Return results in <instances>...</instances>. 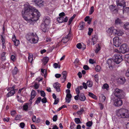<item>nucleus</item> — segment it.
<instances>
[{
  "instance_id": "30",
  "label": "nucleus",
  "mask_w": 129,
  "mask_h": 129,
  "mask_svg": "<svg viewBox=\"0 0 129 129\" xmlns=\"http://www.w3.org/2000/svg\"><path fill=\"white\" fill-rule=\"evenodd\" d=\"M122 22L121 20L119 18L117 19L115 21V24L116 25H118L121 23Z\"/></svg>"
},
{
  "instance_id": "12",
  "label": "nucleus",
  "mask_w": 129,
  "mask_h": 129,
  "mask_svg": "<svg viewBox=\"0 0 129 129\" xmlns=\"http://www.w3.org/2000/svg\"><path fill=\"white\" fill-rule=\"evenodd\" d=\"M35 33H29L26 35V39L28 41H29L30 42L32 38H33L34 37Z\"/></svg>"
},
{
  "instance_id": "17",
  "label": "nucleus",
  "mask_w": 129,
  "mask_h": 129,
  "mask_svg": "<svg viewBox=\"0 0 129 129\" xmlns=\"http://www.w3.org/2000/svg\"><path fill=\"white\" fill-rule=\"evenodd\" d=\"M1 40L2 48L3 49H5L6 48V44H5V37H4L2 35H1Z\"/></svg>"
},
{
  "instance_id": "49",
  "label": "nucleus",
  "mask_w": 129,
  "mask_h": 129,
  "mask_svg": "<svg viewBox=\"0 0 129 129\" xmlns=\"http://www.w3.org/2000/svg\"><path fill=\"white\" fill-rule=\"evenodd\" d=\"M118 30H117L116 29H114L113 28L112 30V33L114 34L117 35L118 32Z\"/></svg>"
},
{
  "instance_id": "50",
  "label": "nucleus",
  "mask_w": 129,
  "mask_h": 129,
  "mask_svg": "<svg viewBox=\"0 0 129 129\" xmlns=\"http://www.w3.org/2000/svg\"><path fill=\"white\" fill-rule=\"evenodd\" d=\"M41 94V96L44 97L45 96V93L44 91H40Z\"/></svg>"
},
{
  "instance_id": "23",
  "label": "nucleus",
  "mask_w": 129,
  "mask_h": 129,
  "mask_svg": "<svg viewBox=\"0 0 129 129\" xmlns=\"http://www.w3.org/2000/svg\"><path fill=\"white\" fill-rule=\"evenodd\" d=\"M86 97L83 94H81L79 97V99L82 101H84L86 99Z\"/></svg>"
},
{
  "instance_id": "47",
  "label": "nucleus",
  "mask_w": 129,
  "mask_h": 129,
  "mask_svg": "<svg viewBox=\"0 0 129 129\" xmlns=\"http://www.w3.org/2000/svg\"><path fill=\"white\" fill-rule=\"evenodd\" d=\"M88 34L89 35H90L91 34L93 30V29L90 28H88Z\"/></svg>"
},
{
  "instance_id": "60",
  "label": "nucleus",
  "mask_w": 129,
  "mask_h": 129,
  "mask_svg": "<svg viewBox=\"0 0 129 129\" xmlns=\"http://www.w3.org/2000/svg\"><path fill=\"white\" fill-rule=\"evenodd\" d=\"M39 87V85L38 84H37L36 83L34 85V87L36 89H38V88Z\"/></svg>"
},
{
  "instance_id": "13",
  "label": "nucleus",
  "mask_w": 129,
  "mask_h": 129,
  "mask_svg": "<svg viewBox=\"0 0 129 129\" xmlns=\"http://www.w3.org/2000/svg\"><path fill=\"white\" fill-rule=\"evenodd\" d=\"M36 4L39 6H43L44 4V2L42 0H32Z\"/></svg>"
},
{
  "instance_id": "7",
  "label": "nucleus",
  "mask_w": 129,
  "mask_h": 129,
  "mask_svg": "<svg viewBox=\"0 0 129 129\" xmlns=\"http://www.w3.org/2000/svg\"><path fill=\"white\" fill-rule=\"evenodd\" d=\"M122 104V101L120 98H117L114 101V104L117 107L121 106Z\"/></svg>"
},
{
  "instance_id": "16",
  "label": "nucleus",
  "mask_w": 129,
  "mask_h": 129,
  "mask_svg": "<svg viewBox=\"0 0 129 129\" xmlns=\"http://www.w3.org/2000/svg\"><path fill=\"white\" fill-rule=\"evenodd\" d=\"M71 35L69 33L68 35L65 37L63 38L62 39V42L64 43H66L69 40Z\"/></svg>"
},
{
  "instance_id": "59",
  "label": "nucleus",
  "mask_w": 129,
  "mask_h": 129,
  "mask_svg": "<svg viewBox=\"0 0 129 129\" xmlns=\"http://www.w3.org/2000/svg\"><path fill=\"white\" fill-rule=\"evenodd\" d=\"M83 68L85 70H87L89 69V67L87 65H85L84 66Z\"/></svg>"
},
{
  "instance_id": "1",
  "label": "nucleus",
  "mask_w": 129,
  "mask_h": 129,
  "mask_svg": "<svg viewBox=\"0 0 129 129\" xmlns=\"http://www.w3.org/2000/svg\"><path fill=\"white\" fill-rule=\"evenodd\" d=\"M24 9L22 11L23 18L28 22H30L38 20L40 14L38 10L27 3L24 5Z\"/></svg>"
},
{
  "instance_id": "52",
  "label": "nucleus",
  "mask_w": 129,
  "mask_h": 129,
  "mask_svg": "<svg viewBox=\"0 0 129 129\" xmlns=\"http://www.w3.org/2000/svg\"><path fill=\"white\" fill-rule=\"evenodd\" d=\"M15 88V86L13 85V86L12 87H10L8 89V91H10V90H15V89H14V88Z\"/></svg>"
},
{
  "instance_id": "5",
  "label": "nucleus",
  "mask_w": 129,
  "mask_h": 129,
  "mask_svg": "<svg viewBox=\"0 0 129 129\" xmlns=\"http://www.w3.org/2000/svg\"><path fill=\"white\" fill-rule=\"evenodd\" d=\"M113 44L115 46L118 47L121 44V40L118 37H116L113 39Z\"/></svg>"
},
{
  "instance_id": "43",
  "label": "nucleus",
  "mask_w": 129,
  "mask_h": 129,
  "mask_svg": "<svg viewBox=\"0 0 129 129\" xmlns=\"http://www.w3.org/2000/svg\"><path fill=\"white\" fill-rule=\"evenodd\" d=\"M100 67L98 65L96 66L95 67L96 71L97 72H99L101 70Z\"/></svg>"
},
{
  "instance_id": "4",
  "label": "nucleus",
  "mask_w": 129,
  "mask_h": 129,
  "mask_svg": "<svg viewBox=\"0 0 129 129\" xmlns=\"http://www.w3.org/2000/svg\"><path fill=\"white\" fill-rule=\"evenodd\" d=\"M128 51V46L126 44H122L119 48V52L122 53H124Z\"/></svg>"
},
{
  "instance_id": "6",
  "label": "nucleus",
  "mask_w": 129,
  "mask_h": 129,
  "mask_svg": "<svg viewBox=\"0 0 129 129\" xmlns=\"http://www.w3.org/2000/svg\"><path fill=\"white\" fill-rule=\"evenodd\" d=\"M116 3L118 7L123 8L125 6V3L124 0H116Z\"/></svg>"
},
{
  "instance_id": "19",
  "label": "nucleus",
  "mask_w": 129,
  "mask_h": 129,
  "mask_svg": "<svg viewBox=\"0 0 129 129\" xmlns=\"http://www.w3.org/2000/svg\"><path fill=\"white\" fill-rule=\"evenodd\" d=\"M36 95V93L35 91L34 90H32L31 93V98L30 100H32L35 97Z\"/></svg>"
},
{
  "instance_id": "38",
  "label": "nucleus",
  "mask_w": 129,
  "mask_h": 129,
  "mask_svg": "<svg viewBox=\"0 0 129 129\" xmlns=\"http://www.w3.org/2000/svg\"><path fill=\"white\" fill-rule=\"evenodd\" d=\"M114 28L113 27H111L110 28H109L107 30V32L108 33H112V31L113 29Z\"/></svg>"
},
{
  "instance_id": "9",
  "label": "nucleus",
  "mask_w": 129,
  "mask_h": 129,
  "mask_svg": "<svg viewBox=\"0 0 129 129\" xmlns=\"http://www.w3.org/2000/svg\"><path fill=\"white\" fill-rule=\"evenodd\" d=\"M48 26H49L43 23L41 24V29L44 32H47L48 31Z\"/></svg>"
},
{
  "instance_id": "62",
  "label": "nucleus",
  "mask_w": 129,
  "mask_h": 129,
  "mask_svg": "<svg viewBox=\"0 0 129 129\" xmlns=\"http://www.w3.org/2000/svg\"><path fill=\"white\" fill-rule=\"evenodd\" d=\"M61 75L60 74H57L55 75V77L57 78H58L61 77Z\"/></svg>"
},
{
  "instance_id": "54",
  "label": "nucleus",
  "mask_w": 129,
  "mask_h": 129,
  "mask_svg": "<svg viewBox=\"0 0 129 129\" xmlns=\"http://www.w3.org/2000/svg\"><path fill=\"white\" fill-rule=\"evenodd\" d=\"M41 99V97H39L38 98L37 100H36V103L37 104H38L39 103Z\"/></svg>"
},
{
  "instance_id": "35",
  "label": "nucleus",
  "mask_w": 129,
  "mask_h": 129,
  "mask_svg": "<svg viewBox=\"0 0 129 129\" xmlns=\"http://www.w3.org/2000/svg\"><path fill=\"white\" fill-rule=\"evenodd\" d=\"M41 72L44 74V76L45 78H46L47 76L46 75V72L47 70L46 69H41Z\"/></svg>"
},
{
  "instance_id": "46",
  "label": "nucleus",
  "mask_w": 129,
  "mask_h": 129,
  "mask_svg": "<svg viewBox=\"0 0 129 129\" xmlns=\"http://www.w3.org/2000/svg\"><path fill=\"white\" fill-rule=\"evenodd\" d=\"M21 116L20 115H17L15 117V120H19L21 118Z\"/></svg>"
},
{
  "instance_id": "48",
  "label": "nucleus",
  "mask_w": 129,
  "mask_h": 129,
  "mask_svg": "<svg viewBox=\"0 0 129 129\" xmlns=\"http://www.w3.org/2000/svg\"><path fill=\"white\" fill-rule=\"evenodd\" d=\"M125 58L127 62L129 63V54L126 55L125 56Z\"/></svg>"
},
{
  "instance_id": "57",
  "label": "nucleus",
  "mask_w": 129,
  "mask_h": 129,
  "mask_svg": "<svg viewBox=\"0 0 129 129\" xmlns=\"http://www.w3.org/2000/svg\"><path fill=\"white\" fill-rule=\"evenodd\" d=\"M16 114V112L15 111H12L11 113V115L13 116H14Z\"/></svg>"
},
{
  "instance_id": "58",
  "label": "nucleus",
  "mask_w": 129,
  "mask_h": 129,
  "mask_svg": "<svg viewBox=\"0 0 129 129\" xmlns=\"http://www.w3.org/2000/svg\"><path fill=\"white\" fill-rule=\"evenodd\" d=\"M81 44L80 43H78V44L76 46L78 48V49H80L81 48Z\"/></svg>"
},
{
  "instance_id": "45",
  "label": "nucleus",
  "mask_w": 129,
  "mask_h": 129,
  "mask_svg": "<svg viewBox=\"0 0 129 129\" xmlns=\"http://www.w3.org/2000/svg\"><path fill=\"white\" fill-rule=\"evenodd\" d=\"M14 45L16 46H17L19 44V41L18 40H17L14 42Z\"/></svg>"
},
{
  "instance_id": "25",
  "label": "nucleus",
  "mask_w": 129,
  "mask_h": 129,
  "mask_svg": "<svg viewBox=\"0 0 129 129\" xmlns=\"http://www.w3.org/2000/svg\"><path fill=\"white\" fill-rule=\"evenodd\" d=\"M33 55L32 54L29 53V56L28 57V61L31 63L33 60Z\"/></svg>"
},
{
  "instance_id": "21",
  "label": "nucleus",
  "mask_w": 129,
  "mask_h": 129,
  "mask_svg": "<svg viewBox=\"0 0 129 129\" xmlns=\"http://www.w3.org/2000/svg\"><path fill=\"white\" fill-rule=\"evenodd\" d=\"M63 75V78L64 79V81L62 82L63 83L65 81L66 79V77L67 76V72L66 71H63L62 73Z\"/></svg>"
},
{
  "instance_id": "11",
  "label": "nucleus",
  "mask_w": 129,
  "mask_h": 129,
  "mask_svg": "<svg viewBox=\"0 0 129 129\" xmlns=\"http://www.w3.org/2000/svg\"><path fill=\"white\" fill-rule=\"evenodd\" d=\"M43 20L44 21V22L43 23L49 26V25L50 23V20L49 17L48 16L45 17H44Z\"/></svg>"
},
{
  "instance_id": "10",
  "label": "nucleus",
  "mask_w": 129,
  "mask_h": 129,
  "mask_svg": "<svg viewBox=\"0 0 129 129\" xmlns=\"http://www.w3.org/2000/svg\"><path fill=\"white\" fill-rule=\"evenodd\" d=\"M39 38L36 33H35L34 35V37L31 39L30 41V43H31L35 44L37 43L38 41Z\"/></svg>"
},
{
  "instance_id": "8",
  "label": "nucleus",
  "mask_w": 129,
  "mask_h": 129,
  "mask_svg": "<svg viewBox=\"0 0 129 129\" xmlns=\"http://www.w3.org/2000/svg\"><path fill=\"white\" fill-rule=\"evenodd\" d=\"M68 18L67 17H60L57 18V20L59 23H61L63 22H66L67 21Z\"/></svg>"
},
{
  "instance_id": "33",
  "label": "nucleus",
  "mask_w": 129,
  "mask_h": 129,
  "mask_svg": "<svg viewBox=\"0 0 129 129\" xmlns=\"http://www.w3.org/2000/svg\"><path fill=\"white\" fill-rule=\"evenodd\" d=\"M97 41V39L96 38L93 37L92 38V44L93 45H94V44L96 43Z\"/></svg>"
},
{
  "instance_id": "41",
  "label": "nucleus",
  "mask_w": 129,
  "mask_h": 129,
  "mask_svg": "<svg viewBox=\"0 0 129 129\" xmlns=\"http://www.w3.org/2000/svg\"><path fill=\"white\" fill-rule=\"evenodd\" d=\"M114 8L115 7L113 5H111L110 6V8L111 11H116V12H117V10L115 9Z\"/></svg>"
},
{
  "instance_id": "14",
  "label": "nucleus",
  "mask_w": 129,
  "mask_h": 129,
  "mask_svg": "<svg viewBox=\"0 0 129 129\" xmlns=\"http://www.w3.org/2000/svg\"><path fill=\"white\" fill-rule=\"evenodd\" d=\"M53 86L54 88L56 89L57 92H59L60 91V85L58 82L54 83L53 84Z\"/></svg>"
},
{
  "instance_id": "28",
  "label": "nucleus",
  "mask_w": 129,
  "mask_h": 129,
  "mask_svg": "<svg viewBox=\"0 0 129 129\" xmlns=\"http://www.w3.org/2000/svg\"><path fill=\"white\" fill-rule=\"evenodd\" d=\"M88 95L94 99L96 100L97 99L96 97L92 93L89 92Z\"/></svg>"
},
{
  "instance_id": "63",
  "label": "nucleus",
  "mask_w": 129,
  "mask_h": 129,
  "mask_svg": "<svg viewBox=\"0 0 129 129\" xmlns=\"http://www.w3.org/2000/svg\"><path fill=\"white\" fill-rule=\"evenodd\" d=\"M23 108L25 110H27L28 108V105L26 104L24 105L23 106Z\"/></svg>"
},
{
  "instance_id": "2",
  "label": "nucleus",
  "mask_w": 129,
  "mask_h": 129,
  "mask_svg": "<svg viewBox=\"0 0 129 129\" xmlns=\"http://www.w3.org/2000/svg\"><path fill=\"white\" fill-rule=\"evenodd\" d=\"M113 59L114 61L113 60V61L111 59H109L107 62V63L109 65V68L111 70L113 69L114 61L116 64H118L123 60L121 55L118 53L114 55Z\"/></svg>"
},
{
  "instance_id": "44",
  "label": "nucleus",
  "mask_w": 129,
  "mask_h": 129,
  "mask_svg": "<svg viewBox=\"0 0 129 129\" xmlns=\"http://www.w3.org/2000/svg\"><path fill=\"white\" fill-rule=\"evenodd\" d=\"M92 124V121H89L86 123V125L89 127H91Z\"/></svg>"
},
{
  "instance_id": "31",
  "label": "nucleus",
  "mask_w": 129,
  "mask_h": 129,
  "mask_svg": "<svg viewBox=\"0 0 129 129\" xmlns=\"http://www.w3.org/2000/svg\"><path fill=\"white\" fill-rule=\"evenodd\" d=\"M84 111V110L82 108H81L79 111H78L77 112V113L78 115H80L82 114L83 112Z\"/></svg>"
},
{
  "instance_id": "34",
  "label": "nucleus",
  "mask_w": 129,
  "mask_h": 129,
  "mask_svg": "<svg viewBox=\"0 0 129 129\" xmlns=\"http://www.w3.org/2000/svg\"><path fill=\"white\" fill-rule=\"evenodd\" d=\"M75 121L77 124L81 123V122L80 121V118H75Z\"/></svg>"
},
{
  "instance_id": "32",
  "label": "nucleus",
  "mask_w": 129,
  "mask_h": 129,
  "mask_svg": "<svg viewBox=\"0 0 129 129\" xmlns=\"http://www.w3.org/2000/svg\"><path fill=\"white\" fill-rule=\"evenodd\" d=\"M124 34V32L123 31L121 30H118V31L117 35L119 36H122Z\"/></svg>"
},
{
  "instance_id": "51",
  "label": "nucleus",
  "mask_w": 129,
  "mask_h": 129,
  "mask_svg": "<svg viewBox=\"0 0 129 129\" xmlns=\"http://www.w3.org/2000/svg\"><path fill=\"white\" fill-rule=\"evenodd\" d=\"M41 102L43 103H46L47 102V99L45 97H44L41 100Z\"/></svg>"
},
{
  "instance_id": "26",
  "label": "nucleus",
  "mask_w": 129,
  "mask_h": 129,
  "mask_svg": "<svg viewBox=\"0 0 129 129\" xmlns=\"http://www.w3.org/2000/svg\"><path fill=\"white\" fill-rule=\"evenodd\" d=\"M86 84L89 87H91L93 85V82L92 81H88L86 83Z\"/></svg>"
},
{
  "instance_id": "37",
  "label": "nucleus",
  "mask_w": 129,
  "mask_h": 129,
  "mask_svg": "<svg viewBox=\"0 0 129 129\" xmlns=\"http://www.w3.org/2000/svg\"><path fill=\"white\" fill-rule=\"evenodd\" d=\"M109 86L107 84H104L102 88H103L104 89H106L107 90L108 89Z\"/></svg>"
},
{
  "instance_id": "27",
  "label": "nucleus",
  "mask_w": 129,
  "mask_h": 129,
  "mask_svg": "<svg viewBox=\"0 0 129 129\" xmlns=\"http://www.w3.org/2000/svg\"><path fill=\"white\" fill-rule=\"evenodd\" d=\"M49 60V58L47 57H44L43 60V61L44 63L45 64L46 63H47Z\"/></svg>"
},
{
  "instance_id": "3",
  "label": "nucleus",
  "mask_w": 129,
  "mask_h": 129,
  "mask_svg": "<svg viewBox=\"0 0 129 129\" xmlns=\"http://www.w3.org/2000/svg\"><path fill=\"white\" fill-rule=\"evenodd\" d=\"M117 115L119 117L122 118H129V111L124 109H120L116 111Z\"/></svg>"
},
{
  "instance_id": "24",
  "label": "nucleus",
  "mask_w": 129,
  "mask_h": 129,
  "mask_svg": "<svg viewBox=\"0 0 129 129\" xmlns=\"http://www.w3.org/2000/svg\"><path fill=\"white\" fill-rule=\"evenodd\" d=\"M18 71V69L16 67H14V69L12 71V73L13 75H16L17 74Z\"/></svg>"
},
{
  "instance_id": "56",
  "label": "nucleus",
  "mask_w": 129,
  "mask_h": 129,
  "mask_svg": "<svg viewBox=\"0 0 129 129\" xmlns=\"http://www.w3.org/2000/svg\"><path fill=\"white\" fill-rule=\"evenodd\" d=\"M65 15V13L63 12H62L59 14V16L60 17H64Z\"/></svg>"
},
{
  "instance_id": "22",
  "label": "nucleus",
  "mask_w": 129,
  "mask_h": 129,
  "mask_svg": "<svg viewBox=\"0 0 129 129\" xmlns=\"http://www.w3.org/2000/svg\"><path fill=\"white\" fill-rule=\"evenodd\" d=\"M85 26V23L84 22H81L79 25V29L81 30L83 29H84Z\"/></svg>"
},
{
  "instance_id": "61",
  "label": "nucleus",
  "mask_w": 129,
  "mask_h": 129,
  "mask_svg": "<svg viewBox=\"0 0 129 129\" xmlns=\"http://www.w3.org/2000/svg\"><path fill=\"white\" fill-rule=\"evenodd\" d=\"M71 99V98H66V102L68 103H69L70 102Z\"/></svg>"
},
{
  "instance_id": "15",
  "label": "nucleus",
  "mask_w": 129,
  "mask_h": 129,
  "mask_svg": "<svg viewBox=\"0 0 129 129\" xmlns=\"http://www.w3.org/2000/svg\"><path fill=\"white\" fill-rule=\"evenodd\" d=\"M121 92V91L120 90L116 88L114 90L113 93L118 98Z\"/></svg>"
},
{
  "instance_id": "36",
  "label": "nucleus",
  "mask_w": 129,
  "mask_h": 129,
  "mask_svg": "<svg viewBox=\"0 0 129 129\" xmlns=\"http://www.w3.org/2000/svg\"><path fill=\"white\" fill-rule=\"evenodd\" d=\"M124 27L126 30H129V23H126L124 24Z\"/></svg>"
},
{
  "instance_id": "20",
  "label": "nucleus",
  "mask_w": 129,
  "mask_h": 129,
  "mask_svg": "<svg viewBox=\"0 0 129 129\" xmlns=\"http://www.w3.org/2000/svg\"><path fill=\"white\" fill-rule=\"evenodd\" d=\"M15 93V91L14 90H10L7 94V96L8 98L10 96L13 95Z\"/></svg>"
},
{
  "instance_id": "55",
  "label": "nucleus",
  "mask_w": 129,
  "mask_h": 129,
  "mask_svg": "<svg viewBox=\"0 0 129 129\" xmlns=\"http://www.w3.org/2000/svg\"><path fill=\"white\" fill-rule=\"evenodd\" d=\"M11 60L13 61H14L16 59L15 56L14 55H12L10 57Z\"/></svg>"
},
{
  "instance_id": "42",
  "label": "nucleus",
  "mask_w": 129,
  "mask_h": 129,
  "mask_svg": "<svg viewBox=\"0 0 129 129\" xmlns=\"http://www.w3.org/2000/svg\"><path fill=\"white\" fill-rule=\"evenodd\" d=\"M96 48L95 51V53H97L98 52L100 49V47L98 44L96 46Z\"/></svg>"
},
{
  "instance_id": "40",
  "label": "nucleus",
  "mask_w": 129,
  "mask_h": 129,
  "mask_svg": "<svg viewBox=\"0 0 129 129\" xmlns=\"http://www.w3.org/2000/svg\"><path fill=\"white\" fill-rule=\"evenodd\" d=\"M31 115L32 116V120L33 122H35L36 120V116L34 115L33 114H31Z\"/></svg>"
},
{
  "instance_id": "39",
  "label": "nucleus",
  "mask_w": 129,
  "mask_h": 129,
  "mask_svg": "<svg viewBox=\"0 0 129 129\" xmlns=\"http://www.w3.org/2000/svg\"><path fill=\"white\" fill-rule=\"evenodd\" d=\"M94 11V7L93 6L91 7L89 11V14H91Z\"/></svg>"
},
{
  "instance_id": "29",
  "label": "nucleus",
  "mask_w": 129,
  "mask_h": 129,
  "mask_svg": "<svg viewBox=\"0 0 129 129\" xmlns=\"http://www.w3.org/2000/svg\"><path fill=\"white\" fill-rule=\"evenodd\" d=\"M122 9H123V13L124 12H129V8L128 7H126L124 8V7L123 8H122Z\"/></svg>"
},
{
  "instance_id": "64",
  "label": "nucleus",
  "mask_w": 129,
  "mask_h": 129,
  "mask_svg": "<svg viewBox=\"0 0 129 129\" xmlns=\"http://www.w3.org/2000/svg\"><path fill=\"white\" fill-rule=\"evenodd\" d=\"M20 126L21 128H23L25 126V124L23 122H21L20 123Z\"/></svg>"
},
{
  "instance_id": "53",
  "label": "nucleus",
  "mask_w": 129,
  "mask_h": 129,
  "mask_svg": "<svg viewBox=\"0 0 129 129\" xmlns=\"http://www.w3.org/2000/svg\"><path fill=\"white\" fill-rule=\"evenodd\" d=\"M57 115H55L53 118V120L54 121H56L57 120Z\"/></svg>"
},
{
  "instance_id": "18",
  "label": "nucleus",
  "mask_w": 129,
  "mask_h": 129,
  "mask_svg": "<svg viewBox=\"0 0 129 129\" xmlns=\"http://www.w3.org/2000/svg\"><path fill=\"white\" fill-rule=\"evenodd\" d=\"M117 81L119 84H123L125 82V79L124 78H121L118 79Z\"/></svg>"
}]
</instances>
